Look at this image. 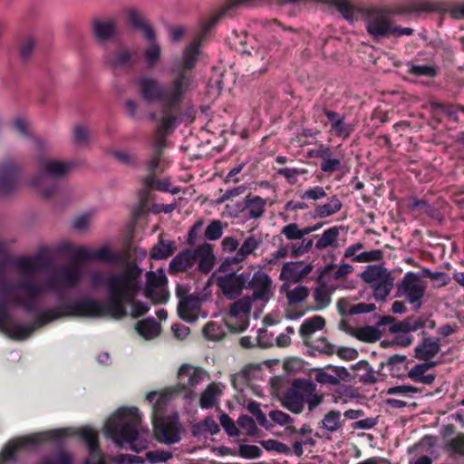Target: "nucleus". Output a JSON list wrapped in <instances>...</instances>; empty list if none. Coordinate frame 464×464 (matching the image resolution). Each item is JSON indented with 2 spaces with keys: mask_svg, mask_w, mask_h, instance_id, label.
I'll use <instances>...</instances> for the list:
<instances>
[{
  "mask_svg": "<svg viewBox=\"0 0 464 464\" xmlns=\"http://www.w3.org/2000/svg\"><path fill=\"white\" fill-rule=\"evenodd\" d=\"M144 295L152 304H166L169 300V292L165 288L144 289Z\"/></svg>",
  "mask_w": 464,
  "mask_h": 464,
  "instance_id": "nucleus-50",
  "label": "nucleus"
},
{
  "mask_svg": "<svg viewBox=\"0 0 464 464\" xmlns=\"http://www.w3.org/2000/svg\"><path fill=\"white\" fill-rule=\"evenodd\" d=\"M142 183L147 189H156L163 192L169 191V181L167 179H158L154 175H147L144 177Z\"/></svg>",
  "mask_w": 464,
  "mask_h": 464,
  "instance_id": "nucleus-49",
  "label": "nucleus"
},
{
  "mask_svg": "<svg viewBox=\"0 0 464 464\" xmlns=\"http://www.w3.org/2000/svg\"><path fill=\"white\" fill-rule=\"evenodd\" d=\"M22 168L13 159L0 160V196L14 193L21 185Z\"/></svg>",
  "mask_w": 464,
  "mask_h": 464,
  "instance_id": "nucleus-16",
  "label": "nucleus"
},
{
  "mask_svg": "<svg viewBox=\"0 0 464 464\" xmlns=\"http://www.w3.org/2000/svg\"><path fill=\"white\" fill-rule=\"evenodd\" d=\"M39 464H74V457L72 454L61 450L57 451L54 459L44 458Z\"/></svg>",
  "mask_w": 464,
  "mask_h": 464,
  "instance_id": "nucleus-54",
  "label": "nucleus"
},
{
  "mask_svg": "<svg viewBox=\"0 0 464 464\" xmlns=\"http://www.w3.org/2000/svg\"><path fill=\"white\" fill-rule=\"evenodd\" d=\"M32 275L24 276L14 285L6 280L0 282V296L8 299L13 305L22 307L29 314L40 312L37 307V300L44 293V285L35 283Z\"/></svg>",
  "mask_w": 464,
  "mask_h": 464,
  "instance_id": "nucleus-5",
  "label": "nucleus"
},
{
  "mask_svg": "<svg viewBox=\"0 0 464 464\" xmlns=\"http://www.w3.org/2000/svg\"><path fill=\"white\" fill-rule=\"evenodd\" d=\"M68 435L67 430L57 429L11 440L0 452V464L15 463L16 453L23 449L34 448L46 441L60 440Z\"/></svg>",
  "mask_w": 464,
  "mask_h": 464,
  "instance_id": "nucleus-10",
  "label": "nucleus"
},
{
  "mask_svg": "<svg viewBox=\"0 0 464 464\" xmlns=\"http://www.w3.org/2000/svg\"><path fill=\"white\" fill-rule=\"evenodd\" d=\"M136 331L145 339H151L159 334L160 325L154 318H147L136 324Z\"/></svg>",
  "mask_w": 464,
  "mask_h": 464,
  "instance_id": "nucleus-39",
  "label": "nucleus"
},
{
  "mask_svg": "<svg viewBox=\"0 0 464 464\" xmlns=\"http://www.w3.org/2000/svg\"><path fill=\"white\" fill-rule=\"evenodd\" d=\"M177 250V246L173 240H165L162 235H160L158 242L150 249V257L154 260H163L171 256Z\"/></svg>",
  "mask_w": 464,
  "mask_h": 464,
  "instance_id": "nucleus-30",
  "label": "nucleus"
},
{
  "mask_svg": "<svg viewBox=\"0 0 464 464\" xmlns=\"http://www.w3.org/2000/svg\"><path fill=\"white\" fill-rule=\"evenodd\" d=\"M255 302L247 295L239 299H236L229 307V314L232 317H237L241 314L248 315L252 309V303Z\"/></svg>",
  "mask_w": 464,
  "mask_h": 464,
  "instance_id": "nucleus-43",
  "label": "nucleus"
},
{
  "mask_svg": "<svg viewBox=\"0 0 464 464\" xmlns=\"http://www.w3.org/2000/svg\"><path fill=\"white\" fill-rule=\"evenodd\" d=\"M309 347L326 355H332L334 353V345L332 344L325 337H321L311 343L309 341Z\"/></svg>",
  "mask_w": 464,
  "mask_h": 464,
  "instance_id": "nucleus-56",
  "label": "nucleus"
},
{
  "mask_svg": "<svg viewBox=\"0 0 464 464\" xmlns=\"http://www.w3.org/2000/svg\"><path fill=\"white\" fill-rule=\"evenodd\" d=\"M90 130L83 125H75L72 131L74 143L86 145L90 140Z\"/></svg>",
  "mask_w": 464,
  "mask_h": 464,
  "instance_id": "nucleus-59",
  "label": "nucleus"
},
{
  "mask_svg": "<svg viewBox=\"0 0 464 464\" xmlns=\"http://www.w3.org/2000/svg\"><path fill=\"white\" fill-rule=\"evenodd\" d=\"M345 423V420L342 419V413L337 410H331L324 414V418L318 423V427L331 433H334L341 430Z\"/></svg>",
  "mask_w": 464,
  "mask_h": 464,
  "instance_id": "nucleus-33",
  "label": "nucleus"
},
{
  "mask_svg": "<svg viewBox=\"0 0 464 464\" xmlns=\"http://www.w3.org/2000/svg\"><path fill=\"white\" fill-rule=\"evenodd\" d=\"M206 375V372L198 367L190 364H183L178 372L179 382L175 386L169 388L170 394L184 393L186 398H189L192 392L190 388L197 386L201 382Z\"/></svg>",
  "mask_w": 464,
  "mask_h": 464,
  "instance_id": "nucleus-17",
  "label": "nucleus"
},
{
  "mask_svg": "<svg viewBox=\"0 0 464 464\" xmlns=\"http://www.w3.org/2000/svg\"><path fill=\"white\" fill-rule=\"evenodd\" d=\"M76 259L82 262H90L99 260L106 263H115L119 261V256L113 254L108 247H102L96 250H91L84 246H80L75 252Z\"/></svg>",
  "mask_w": 464,
  "mask_h": 464,
  "instance_id": "nucleus-22",
  "label": "nucleus"
},
{
  "mask_svg": "<svg viewBox=\"0 0 464 464\" xmlns=\"http://www.w3.org/2000/svg\"><path fill=\"white\" fill-rule=\"evenodd\" d=\"M342 208V202L337 196H333L325 204L317 205L314 213L318 218H324L337 213Z\"/></svg>",
  "mask_w": 464,
  "mask_h": 464,
  "instance_id": "nucleus-41",
  "label": "nucleus"
},
{
  "mask_svg": "<svg viewBox=\"0 0 464 464\" xmlns=\"http://www.w3.org/2000/svg\"><path fill=\"white\" fill-rule=\"evenodd\" d=\"M79 435L85 441L90 455L83 464H106L97 431L90 428H82L79 430Z\"/></svg>",
  "mask_w": 464,
  "mask_h": 464,
  "instance_id": "nucleus-21",
  "label": "nucleus"
},
{
  "mask_svg": "<svg viewBox=\"0 0 464 464\" xmlns=\"http://www.w3.org/2000/svg\"><path fill=\"white\" fill-rule=\"evenodd\" d=\"M81 260L76 257L72 262L54 272L44 285V289L58 291L61 288H74L82 278V271L79 266Z\"/></svg>",
  "mask_w": 464,
  "mask_h": 464,
  "instance_id": "nucleus-13",
  "label": "nucleus"
},
{
  "mask_svg": "<svg viewBox=\"0 0 464 464\" xmlns=\"http://www.w3.org/2000/svg\"><path fill=\"white\" fill-rule=\"evenodd\" d=\"M199 299L196 295H188L186 299L179 302V316L186 322H194L197 320L195 313L199 309Z\"/></svg>",
  "mask_w": 464,
  "mask_h": 464,
  "instance_id": "nucleus-28",
  "label": "nucleus"
},
{
  "mask_svg": "<svg viewBox=\"0 0 464 464\" xmlns=\"http://www.w3.org/2000/svg\"><path fill=\"white\" fill-rule=\"evenodd\" d=\"M238 426L246 430V435L256 436L258 433V428L254 419L248 415H240L237 419Z\"/></svg>",
  "mask_w": 464,
  "mask_h": 464,
  "instance_id": "nucleus-57",
  "label": "nucleus"
},
{
  "mask_svg": "<svg viewBox=\"0 0 464 464\" xmlns=\"http://www.w3.org/2000/svg\"><path fill=\"white\" fill-rule=\"evenodd\" d=\"M406 361L407 357L405 355L393 354L385 362H380V370H382L384 367H388L391 375L398 376L401 371L406 369Z\"/></svg>",
  "mask_w": 464,
  "mask_h": 464,
  "instance_id": "nucleus-38",
  "label": "nucleus"
},
{
  "mask_svg": "<svg viewBox=\"0 0 464 464\" xmlns=\"http://www.w3.org/2000/svg\"><path fill=\"white\" fill-rule=\"evenodd\" d=\"M440 339L424 337L421 342L414 348V356L424 362H430L440 351Z\"/></svg>",
  "mask_w": 464,
  "mask_h": 464,
  "instance_id": "nucleus-25",
  "label": "nucleus"
},
{
  "mask_svg": "<svg viewBox=\"0 0 464 464\" xmlns=\"http://www.w3.org/2000/svg\"><path fill=\"white\" fill-rule=\"evenodd\" d=\"M167 283L168 278L162 271L160 274L149 272L147 273V285L145 288H165Z\"/></svg>",
  "mask_w": 464,
  "mask_h": 464,
  "instance_id": "nucleus-52",
  "label": "nucleus"
},
{
  "mask_svg": "<svg viewBox=\"0 0 464 464\" xmlns=\"http://www.w3.org/2000/svg\"><path fill=\"white\" fill-rule=\"evenodd\" d=\"M408 72L414 76H425L428 78H435L439 73V68L430 64H411Z\"/></svg>",
  "mask_w": 464,
  "mask_h": 464,
  "instance_id": "nucleus-48",
  "label": "nucleus"
},
{
  "mask_svg": "<svg viewBox=\"0 0 464 464\" xmlns=\"http://www.w3.org/2000/svg\"><path fill=\"white\" fill-rule=\"evenodd\" d=\"M448 448L454 453L464 456V433H458L448 442Z\"/></svg>",
  "mask_w": 464,
  "mask_h": 464,
  "instance_id": "nucleus-64",
  "label": "nucleus"
},
{
  "mask_svg": "<svg viewBox=\"0 0 464 464\" xmlns=\"http://www.w3.org/2000/svg\"><path fill=\"white\" fill-rule=\"evenodd\" d=\"M300 266H302V261L287 262L284 264L279 276L280 280L298 283L301 282Z\"/></svg>",
  "mask_w": 464,
  "mask_h": 464,
  "instance_id": "nucleus-37",
  "label": "nucleus"
},
{
  "mask_svg": "<svg viewBox=\"0 0 464 464\" xmlns=\"http://www.w3.org/2000/svg\"><path fill=\"white\" fill-rule=\"evenodd\" d=\"M51 265V260L45 253L33 256L7 257L0 264V282L5 280L7 266H15L23 275H33L36 271L46 270Z\"/></svg>",
  "mask_w": 464,
  "mask_h": 464,
  "instance_id": "nucleus-14",
  "label": "nucleus"
},
{
  "mask_svg": "<svg viewBox=\"0 0 464 464\" xmlns=\"http://www.w3.org/2000/svg\"><path fill=\"white\" fill-rule=\"evenodd\" d=\"M266 201L260 196H252L250 193L243 198V210H246L245 218L257 219L263 217Z\"/></svg>",
  "mask_w": 464,
  "mask_h": 464,
  "instance_id": "nucleus-26",
  "label": "nucleus"
},
{
  "mask_svg": "<svg viewBox=\"0 0 464 464\" xmlns=\"http://www.w3.org/2000/svg\"><path fill=\"white\" fill-rule=\"evenodd\" d=\"M127 21L131 28L140 32L147 41L155 40L156 34L141 12L136 9L128 10Z\"/></svg>",
  "mask_w": 464,
  "mask_h": 464,
  "instance_id": "nucleus-24",
  "label": "nucleus"
},
{
  "mask_svg": "<svg viewBox=\"0 0 464 464\" xmlns=\"http://www.w3.org/2000/svg\"><path fill=\"white\" fill-rule=\"evenodd\" d=\"M219 421L229 437H236L239 435V430L237 428L234 420L227 413H222L220 415Z\"/></svg>",
  "mask_w": 464,
  "mask_h": 464,
  "instance_id": "nucleus-62",
  "label": "nucleus"
},
{
  "mask_svg": "<svg viewBox=\"0 0 464 464\" xmlns=\"http://www.w3.org/2000/svg\"><path fill=\"white\" fill-rule=\"evenodd\" d=\"M144 461V458L130 454H119L112 458L114 464H143Z\"/></svg>",
  "mask_w": 464,
  "mask_h": 464,
  "instance_id": "nucleus-63",
  "label": "nucleus"
},
{
  "mask_svg": "<svg viewBox=\"0 0 464 464\" xmlns=\"http://www.w3.org/2000/svg\"><path fill=\"white\" fill-rule=\"evenodd\" d=\"M216 256L213 246L204 242L196 248H187L180 251L169 265V272L177 275L188 271L198 263V269L203 274H208L215 266Z\"/></svg>",
  "mask_w": 464,
  "mask_h": 464,
  "instance_id": "nucleus-8",
  "label": "nucleus"
},
{
  "mask_svg": "<svg viewBox=\"0 0 464 464\" xmlns=\"http://www.w3.org/2000/svg\"><path fill=\"white\" fill-rule=\"evenodd\" d=\"M223 223L218 219H213L206 227L204 237L208 240H218L223 235Z\"/></svg>",
  "mask_w": 464,
  "mask_h": 464,
  "instance_id": "nucleus-51",
  "label": "nucleus"
},
{
  "mask_svg": "<svg viewBox=\"0 0 464 464\" xmlns=\"http://www.w3.org/2000/svg\"><path fill=\"white\" fill-rule=\"evenodd\" d=\"M146 400L153 403L151 421L156 434V439L160 443L174 444L180 440V424L177 415L172 417L161 416L165 402L156 392H150L146 395Z\"/></svg>",
  "mask_w": 464,
  "mask_h": 464,
  "instance_id": "nucleus-9",
  "label": "nucleus"
},
{
  "mask_svg": "<svg viewBox=\"0 0 464 464\" xmlns=\"http://www.w3.org/2000/svg\"><path fill=\"white\" fill-rule=\"evenodd\" d=\"M353 335L364 343H375L381 339L382 334L376 326H363L355 329Z\"/></svg>",
  "mask_w": 464,
  "mask_h": 464,
  "instance_id": "nucleus-40",
  "label": "nucleus"
},
{
  "mask_svg": "<svg viewBox=\"0 0 464 464\" xmlns=\"http://www.w3.org/2000/svg\"><path fill=\"white\" fill-rule=\"evenodd\" d=\"M393 287V278L384 277L382 281L372 284L373 296L377 301L385 300Z\"/></svg>",
  "mask_w": 464,
  "mask_h": 464,
  "instance_id": "nucleus-46",
  "label": "nucleus"
},
{
  "mask_svg": "<svg viewBox=\"0 0 464 464\" xmlns=\"http://www.w3.org/2000/svg\"><path fill=\"white\" fill-rule=\"evenodd\" d=\"M9 304H13L8 299H0V332L13 340L22 341L27 339L31 334L43 326H36L35 318L32 324H15L13 316L8 311Z\"/></svg>",
  "mask_w": 464,
  "mask_h": 464,
  "instance_id": "nucleus-12",
  "label": "nucleus"
},
{
  "mask_svg": "<svg viewBox=\"0 0 464 464\" xmlns=\"http://www.w3.org/2000/svg\"><path fill=\"white\" fill-rule=\"evenodd\" d=\"M435 6L429 2H413L407 5H394L390 10L381 8H366L362 10L365 30L373 42L379 43L382 39L412 35L414 30L410 27H401L393 24L389 16L392 14H405L419 12H433Z\"/></svg>",
  "mask_w": 464,
  "mask_h": 464,
  "instance_id": "nucleus-2",
  "label": "nucleus"
},
{
  "mask_svg": "<svg viewBox=\"0 0 464 464\" xmlns=\"http://www.w3.org/2000/svg\"><path fill=\"white\" fill-rule=\"evenodd\" d=\"M427 322V319L421 317L415 318L414 316H409L402 321H395L394 324L389 327V332L392 334L415 332L423 328Z\"/></svg>",
  "mask_w": 464,
  "mask_h": 464,
  "instance_id": "nucleus-31",
  "label": "nucleus"
},
{
  "mask_svg": "<svg viewBox=\"0 0 464 464\" xmlns=\"http://www.w3.org/2000/svg\"><path fill=\"white\" fill-rule=\"evenodd\" d=\"M150 45L143 50V58L148 69H153L160 59L161 49L160 44L153 41H149Z\"/></svg>",
  "mask_w": 464,
  "mask_h": 464,
  "instance_id": "nucleus-42",
  "label": "nucleus"
},
{
  "mask_svg": "<svg viewBox=\"0 0 464 464\" xmlns=\"http://www.w3.org/2000/svg\"><path fill=\"white\" fill-rule=\"evenodd\" d=\"M325 325V320L320 315H314L303 322L299 334L305 345H309L310 336L316 331L322 330Z\"/></svg>",
  "mask_w": 464,
  "mask_h": 464,
  "instance_id": "nucleus-32",
  "label": "nucleus"
},
{
  "mask_svg": "<svg viewBox=\"0 0 464 464\" xmlns=\"http://www.w3.org/2000/svg\"><path fill=\"white\" fill-rule=\"evenodd\" d=\"M111 275H119L126 278L130 285V296L122 300L124 314L127 315V305L130 304V315L134 318L143 316L150 310V305L142 301L137 300L136 297L142 288V269L134 262L127 263L121 270L111 272Z\"/></svg>",
  "mask_w": 464,
  "mask_h": 464,
  "instance_id": "nucleus-11",
  "label": "nucleus"
},
{
  "mask_svg": "<svg viewBox=\"0 0 464 464\" xmlns=\"http://www.w3.org/2000/svg\"><path fill=\"white\" fill-rule=\"evenodd\" d=\"M339 233L340 227L334 226L326 229L322 236H314V238H317L315 248L321 250L328 246H336Z\"/></svg>",
  "mask_w": 464,
  "mask_h": 464,
  "instance_id": "nucleus-36",
  "label": "nucleus"
},
{
  "mask_svg": "<svg viewBox=\"0 0 464 464\" xmlns=\"http://www.w3.org/2000/svg\"><path fill=\"white\" fill-rule=\"evenodd\" d=\"M219 393L220 390L215 382L208 385V387L201 393L199 400L200 407L202 409L212 408L215 405L217 397Z\"/></svg>",
  "mask_w": 464,
  "mask_h": 464,
  "instance_id": "nucleus-45",
  "label": "nucleus"
},
{
  "mask_svg": "<svg viewBox=\"0 0 464 464\" xmlns=\"http://www.w3.org/2000/svg\"><path fill=\"white\" fill-rule=\"evenodd\" d=\"M261 245V240H257L254 236L246 238L237 249L236 256L233 257V263H239L245 260L249 255L253 254Z\"/></svg>",
  "mask_w": 464,
  "mask_h": 464,
  "instance_id": "nucleus-35",
  "label": "nucleus"
},
{
  "mask_svg": "<svg viewBox=\"0 0 464 464\" xmlns=\"http://www.w3.org/2000/svg\"><path fill=\"white\" fill-rule=\"evenodd\" d=\"M391 276L386 268L377 266H368L361 274L362 279L366 283L375 284L382 281L384 277Z\"/></svg>",
  "mask_w": 464,
  "mask_h": 464,
  "instance_id": "nucleus-44",
  "label": "nucleus"
},
{
  "mask_svg": "<svg viewBox=\"0 0 464 464\" xmlns=\"http://www.w3.org/2000/svg\"><path fill=\"white\" fill-rule=\"evenodd\" d=\"M250 272H230L217 277V286L228 300H236L241 296L243 290L246 289Z\"/></svg>",
  "mask_w": 464,
  "mask_h": 464,
  "instance_id": "nucleus-18",
  "label": "nucleus"
},
{
  "mask_svg": "<svg viewBox=\"0 0 464 464\" xmlns=\"http://www.w3.org/2000/svg\"><path fill=\"white\" fill-rule=\"evenodd\" d=\"M437 365L436 362H421L419 364H416L413 368H411L408 372V377L413 381L414 382H420L423 384H431L435 381V375L434 374H426L425 372L435 367Z\"/></svg>",
  "mask_w": 464,
  "mask_h": 464,
  "instance_id": "nucleus-29",
  "label": "nucleus"
},
{
  "mask_svg": "<svg viewBox=\"0 0 464 464\" xmlns=\"http://www.w3.org/2000/svg\"><path fill=\"white\" fill-rule=\"evenodd\" d=\"M141 416L137 407L120 408L107 420L104 433L118 448L123 450L125 444L136 453L149 448V441L140 436L139 427Z\"/></svg>",
  "mask_w": 464,
  "mask_h": 464,
  "instance_id": "nucleus-3",
  "label": "nucleus"
},
{
  "mask_svg": "<svg viewBox=\"0 0 464 464\" xmlns=\"http://www.w3.org/2000/svg\"><path fill=\"white\" fill-rule=\"evenodd\" d=\"M92 31L98 43L111 40L117 33V24L113 19L95 18L92 22Z\"/></svg>",
  "mask_w": 464,
  "mask_h": 464,
  "instance_id": "nucleus-23",
  "label": "nucleus"
},
{
  "mask_svg": "<svg viewBox=\"0 0 464 464\" xmlns=\"http://www.w3.org/2000/svg\"><path fill=\"white\" fill-rule=\"evenodd\" d=\"M331 295L327 285L324 282L319 283V285L314 290L315 306L313 310L321 311L328 307L332 300Z\"/></svg>",
  "mask_w": 464,
  "mask_h": 464,
  "instance_id": "nucleus-34",
  "label": "nucleus"
},
{
  "mask_svg": "<svg viewBox=\"0 0 464 464\" xmlns=\"http://www.w3.org/2000/svg\"><path fill=\"white\" fill-rule=\"evenodd\" d=\"M160 117L150 112L149 119L157 122L150 142L151 153L145 164L148 175H154L160 169V161L167 145V137L182 122V116L160 109Z\"/></svg>",
  "mask_w": 464,
  "mask_h": 464,
  "instance_id": "nucleus-4",
  "label": "nucleus"
},
{
  "mask_svg": "<svg viewBox=\"0 0 464 464\" xmlns=\"http://www.w3.org/2000/svg\"><path fill=\"white\" fill-rule=\"evenodd\" d=\"M94 286L104 287L107 297L104 303L92 298L61 302L55 309H42L35 316L36 326H44L63 317H106L122 319L124 314L122 300L130 296V285L119 275L94 271L91 274Z\"/></svg>",
  "mask_w": 464,
  "mask_h": 464,
  "instance_id": "nucleus-1",
  "label": "nucleus"
},
{
  "mask_svg": "<svg viewBox=\"0 0 464 464\" xmlns=\"http://www.w3.org/2000/svg\"><path fill=\"white\" fill-rule=\"evenodd\" d=\"M425 294V285L420 277L408 272L403 276L401 284L397 286L396 297L405 296L407 301L412 304V309L418 312L422 305L421 299Z\"/></svg>",
  "mask_w": 464,
  "mask_h": 464,
  "instance_id": "nucleus-15",
  "label": "nucleus"
},
{
  "mask_svg": "<svg viewBox=\"0 0 464 464\" xmlns=\"http://www.w3.org/2000/svg\"><path fill=\"white\" fill-rule=\"evenodd\" d=\"M263 451L256 445L241 444L238 447V455L246 459H258Z\"/></svg>",
  "mask_w": 464,
  "mask_h": 464,
  "instance_id": "nucleus-58",
  "label": "nucleus"
},
{
  "mask_svg": "<svg viewBox=\"0 0 464 464\" xmlns=\"http://www.w3.org/2000/svg\"><path fill=\"white\" fill-rule=\"evenodd\" d=\"M109 63L115 70L124 69L130 72L134 68L136 60L128 49L119 48L111 55Z\"/></svg>",
  "mask_w": 464,
  "mask_h": 464,
  "instance_id": "nucleus-27",
  "label": "nucleus"
},
{
  "mask_svg": "<svg viewBox=\"0 0 464 464\" xmlns=\"http://www.w3.org/2000/svg\"><path fill=\"white\" fill-rule=\"evenodd\" d=\"M246 289L253 290L252 295H249L251 299L255 302L260 301L263 304H266L273 296L272 279L266 273L260 270L255 272L252 277L249 276Z\"/></svg>",
  "mask_w": 464,
  "mask_h": 464,
  "instance_id": "nucleus-19",
  "label": "nucleus"
},
{
  "mask_svg": "<svg viewBox=\"0 0 464 464\" xmlns=\"http://www.w3.org/2000/svg\"><path fill=\"white\" fill-rule=\"evenodd\" d=\"M324 3L334 6L344 19L347 21H353L354 19V6L350 0H323Z\"/></svg>",
  "mask_w": 464,
  "mask_h": 464,
  "instance_id": "nucleus-47",
  "label": "nucleus"
},
{
  "mask_svg": "<svg viewBox=\"0 0 464 464\" xmlns=\"http://www.w3.org/2000/svg\"><path fill=\"white\" fill-rule=\"evenodd\" d=\"M173 458V453L169 450H156L152 451H148L145 454V459H147L150 464H157L160 462H167L168 460Z\"/></svg>",
  "mask_w": 464,
  "mask_h": 464,
  "instance_id": "nucleus-53",
  "label": "nucleus"
},
{
  "mask_svg": "<svg viewBox=\"0 0 464 464\" xmlns=\"http://www.w3.org/2000/svg\"><path fill=\"white\" fill-rule=\"evenodd\" d=\"M317 111L324 115L331 125L330 131L336 137L343 140L348 139L354 130L353 126L344 121V114H340L327 107H318Z\"/></svg>",
  "mask_w": 464,
  "mask_h": 464,
  "instance_id": "nucleus-20",
  "label": "nucleus"
},
{
  "mask_svg": "<svg viewBox=\"0 0 464 464\" xmlns=\"http://www.w3.org/2000/svg\"><path fill=\"white\" fill-rule=\"evenodd\" d=\"M383 257V252L380 249L362 252L353 257L354 262L366 263L372 261H380Z\"/></svg>",
  "mask_w": 464,
  "mask_h": 464,
  "instance_id": "nucleus-60",
  "label": "nucleus"
},
{
  "mask_svg": "<svg viewBox=\"0 0 464 464\" xmlns=\"http://www.w3.org/2000/svg\"><path fill=\"white\" fill-rule=\"evenodd\" d=\"M74 166L73 161L42 160L39 164V173L31 179L30 185L37 188L44 198H48L59 190L60 179Z\"/></svg>",
  "mask_w": 464,
  "mask_h": 464,
  "instance_id": "nucleus-7",
  "label": "nucleus"
},
{
  "mask_svg": "<svg viewBox=\"0 0 464 464\" xmlns=\"http://www.w3.org/2000/svg\"><path fill=\"white\" fill-rule=\"evenodd\" d=\"M203 335L208 340L218 341L223 337L224 333L216 322H208L203 328Z\"/></svg>",
  "mask_w": 464,
  "mask_h": 464,
  "instance_id": "nucleus-55",
  "label": "nucleus"
},
{
  "mask_svg": "<svg viewBox=\"0 0 464 464\" xmlns=\"http://www.w3.org/2000/svg\"><path fill=\"white\" fill-rule=\"evenodd\" d=\"M324 401V395L317 392V385L308 379H295L281 398L282 406L293 412L300 414L307 405L308 411H314Z\"/></svg>",
  "mask_w": 464,
  "mask_h": 464,
  "instance_id": "nucleus-6",
  "label": "nucleus"
},
{
  "mask_svg": "<svg viewBox=\"0 0 464 464\" xmlns=\"http://www.w3.org/2000/svg\"><path fill=\"white\" fill-rule=\"evenodd\" d=\"M314 245L313 239H302V242L299 246L295 244H291V253L290 256L293 258H296L298 256H303L305 253H308Z\"/></svg>",
  "mask_w": 464,
  "mask_h": 464,
  "instance_id": "nucleus-61",
  "label": "nucleus"
}]
</instances>
